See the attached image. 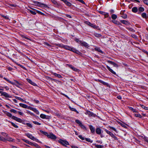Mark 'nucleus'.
Listing matches in <instances>:
<instances>
[{
    "mask_svg": "<svg viewBox=\"0 0 148 148\" xmlns=\"http://www.w3.org/2000/svg\"><path fill=\"white\" fill-rule=\"evenodd\" d=\"M0 140L3 142L6 141H12V139L9 137L4 138L2 136H0Z\"/></svg>",
    "mask_w": 148,
    "mask_h": 148,
    "instance_id": "nucleus-1",
    "label": "nucleus"
},
{
    "mask_svg": "<svg viewBox=\"0 0 148 148\" xmlns=\"http://www.w3.org/2000/svg\"><path fill=\"white\" fill-rule=\"evenodd\" d=\"M59 142L62 145L66 147V145H69V143L66 140H63L61 139L59 140Z\"/></svg>",
    "mask_w": 148,
    "mask_h": 148,
    "instance_id": "nucleus-2",
    "label": "nucleus"
},
{
    "mask_svg": "<svg viewBox=\"0 0 148 148\" xmlns=\"http://www.w3.org/2000/svg\"><path fill=\"white\" fill-rule=\"evenodd\" d=\"M34 3L35 4V5L39 6H41L42 5H43L44 7H47L48 6L47 5L43 3H41L40 2H38V1H35L34 2Z\"/></svg>",
    "mask_w": 148,
    "mask_h": 148,
    "instance_id": "nucleus-3",
    "label": "nucleus"
},
{
    "mask_svg": "<svg viewBox=\"0 0 148 148\" xmlns=\"http://www.w3.org/2000/svg\"><path fill=\"white\" fill-rule=\"evenodd\" d=\"M106 132L108 134H109L110 136H111L112 138H114L115 140H117V138L115 136L114 134L110 131L107 130L106 129L105 130Z\"/></svg>",
    "mask_w": 148,
    "mask_h": 148,
    "instance_id": "nucleus-4",
    "label": "nucleus"
},
{
    "mask_svg": "<svg viewBox=\"0 0 148 148\" xmlns=\"http://www.w3.org/2000/svg\"><path fill=\"white\" fill-rule=\"evenodd\" d=\"M0 93L1 94V96H5L7 98H11L12 97L9 94H8L7 93H6L5 92H3V91H0Z\"/></svg>",
    "mask_w": 148,
    "mask_h": 148,
    "instance_id": "nucleus-5",
    "label": "nucleus"
},
{
    "mask_svg": "<svg viewBox=\"0 0 148 148\" xmlns=\"http://www.w3.org/2000/svg\"><path fill=\"white\" fill-rule=\"evenodd\" d=\"M48 137L53 140H55L57 138L56 136L51 133H50L49 134Z\"/></svg>",
    "mask_w": 148,
    "mask_h": 148,
    "instance_id": "nucleus-6",
    "label": "nucleus"
},
{
    "mask_svg": "<svg viewBox=\"0 0 148 148\" xmlns=\"http://www.w3.org/2000/svg\"><path fill=\"white\" fill-rule=\"evenodd\" d=\"M12 119L20 123H21L22 121V120L20 118L14 116H12Z\"/></svg>",
    "mask_w": 148,
    "mask_h": 148,
    "instance_id": "nucleus-7",
    "label": "nucleus"
},
{
    "mask_svg": "<svg viewBox=\"0 0 148 148\" xmlns=\"http://www.w3.org/2000/svg\"><path fill=\"white\" fill-rule=\"evenodd\" d=\"M70 51H73L74 52H75L77 54H79L80 53V52L79 51H78L77 50L74 48H72L71 47Z\"/></svg>",
    "mask_w": 148,
    "mask_h": 148,
    "instance_id": "nucleus-8",
    "label": "nucleus"
},
{
    "mask_svg": "<svg viewBox=\"0 0 148 148\" xmlns=\"http://www.w3.org/2000/svg\"><path fill=\"white\" fill-rule=\"evenodd\" d=\"M79 44L82 46H84L85 47H88V44L85 42L80 41Z\"/></svg>",
    "mask_w": 148,
    "mask_h": 148,
    "instance_id": "nucleus-9",
    "label": "nucleus"
},
{
    "mask_svg": "<svg viewBox=\"0 0 148 148\" xmlns=\"http://www.w3.org/2000/svg\"><path fill=\"white\" fill-rule=\"evenodd\" d=\"M108 63L112 65L114 67H118V65L117 64H116V63H115V62H113L110 61V60H108Z\"/></svg>",
    "mask_w": 148,
    "mask_h": 148,
    "instance_id": "nucleus-10",
    "label": "nucleus"
},
{
    "mask_svg": "<svg viewBox=\"0 0 148 148\" xmlns=\"http://www.w3.org/2000/svg\"><path fill=\"white\" fill-rule=\"evenodd\" d=\"M25 135L28 138L33 140V139H34V137L31 134H30L28 133L25 134Z\"/></svg>",
    "mask_w": 148,
    "mask_h": 148,
    "instance_id": "nucleus-11",
    "label": "nucleus"
},
{
    "mask_svg": "<svg viewBox=\"0 0 148 148\" xmlns=\"http://www.w3.org/2000/svg\"><path fill=\"white\" fill-rule=\"evenodd\" d=\"M27 80L29 83L34 86H36L37 85L36 83L33 82L31 79H27Z\"/></svg>",
    "mask_w": 148,
    "mask_h": 148,
    "instance_id": "nucleus-12",
    "label": "nucleus"
},
{
    "mask_svg": "<svg viewBox=\"0 0 148 148\" xmlns=\"http://www.w3.org/2000/svg\"><path fill=\"white\" fill-rule=\"evenodd\" d=\"M89 126L91 132L92 133H94L95 132V128L94 127H93L92 125H89Z\"/></svg>",
    "mask_w": 148,
    "mask_h": 148,
    "instance_id": "nucleus-13",
    "label": "nucleus"
},
{
    "mask_svg": "<svg viewBox=\"0 0 148 148\" xmlns=\"http://www.w3.org/2000/svg\"><path fill=\"white\" fill-rule=\"evenodd\" d=\"M107 68L111 72L114 74L116 75V73L115 72H114L112 69H111L109 66H107Z\"/></svg>",
    "mask_w": 148,
    "mask_h": 148,
    "instance_id": "nucleus-14",
    "label": "nucleus"
},
{
    "mask_svg": "<svg viewBox=\"0 0 148 148\" xmlns=\"http://www.w3.org/2000/svg\"><path fill=\"white\" fill-rule=\"evenodd\" d=\"M96 133L98 134H100L101 133V130L99 128H97L96 129Z\"/></svg>",
    "mask_w": 148,
    "mask_h": 148,
    "instance_id": "nucleus-15",
    "label": "nucleus"
},
{
    "mask_svg": "<svg viewBox=\"0 0 148 148\" xmlns=\"http://www.w3.org/2000/svg\"><path fill=\"white\" fill-rule=\"evenodd\" d=\"M53 74L55 76L57 77L58 78H62V76L60 74H57L56 73H53Z\"/></svg>",
    "mask_w": 148,
    "mask_h": 148,
    "instance_id": "nucleus-16",
    "label": "nucleus"
},
{
    "mask_svg": "<svg viewBox=\"0 0 148 148\" xmlns=\"http://www.w3.org/2000/svg\"><path fill=\"white\" fill-rule=\"evenodd\" d=\"M138 9L136 7H134L132 8V11L134 13H136L137 12Z\"/></svg>",
    "mask_w": 148,
    "mask_h": 148,
    "instance_id": "nucleus-17",
    "label": "nucleus"
},
{
    "mask_svg": "<svg viewBox=\"0 0 148 148\" xmlns=\"http://www.w3.org/2000/svg\"><path fill=\"white\" fill-rule=\"evenodd\" d=\"M19 105L21 107L25 108H27V107L26 105L22 103H20Z\"/></svg>",
    "mask_w": 148,
    "mask_h": 148,
    "instance_id": "nucleus-18",
    "label": "nucleus"
},
{
    "mask_svg": "<svg viewBox=\"0 0 148 148\" xmlns=\"http://www.w3.org/2000/svg\"><path fill=\"white\" fill-rule=\"evenodd\" d=\"M54 45H56V46H58L60 47L63 48L64 45H63L62 44H56H56H55Z\"/></svg>",
    "mask_w": 148,
    "mask_h": 148,
    "instance_id": "nucleus-19",
    "label": "nucleus"
},
{
    "mask_svg": "<svg viewBox=\"0 0 148 148\" xmlns=\"http://www.w3.org/2000/svg\"><path fill=\"white\" fill-rule=\"evenodd\" d=\"M69 67L72 69L73 70L75 71H77L78 70L77 69L74 68L72 65H69Z\"/></svg>",
    "mask_w": 148,
    "mask_h": 148,
    "instance_id": "nucleus-20",
    "label": "nucleus"
},
{
    "mask_svg": "<svg viewBox=\"0 0 148 148\" xmlns=\"http://www.w3.org/2000/svg\"><path fill=\"white\" fill-rule=\"evenodd\" d=\"M15 97L16 99H17L20 100L23 102L26 103L25 101L23 99H22L20 97L16 96V97Z\"/></svg>",
    "mask_w": 148,
    "mask_h": 148,
    "instance_id": "nucleus-21",
    "label": "nucleus"
},
{
    "mask_svg": "<svg viewBox=\"0 0 148 148\" xmlns=\"http://www.w3.org/2000/svg\"><path fill=\"white\" fill-rule=\"evenodd\" d=\"M64 2L69 6H71V3L67 1L66 0H65Z\"/></svg>",
    "mask_w": 148,
    "mask_h": 148,
    "instance_id": "nucleus-22",
    "label": "nucleus"
},
{
    "mask_svg": "<svg viewBox=\"0 0 148 148\" xmlns=\"http://www.w3.org/2000/svg\"><path fill=\"white\" fill-rule=\"evenodd\" d=\"M97 81L98 82H100L102 84H103L104 85H107L108 84L107 83L99 79H98Z\"/></svg>",
    "mask_w": 148,
    "mask_h": 148,
    "instance_id": "nucleus-23",
    "label": "nucleus"
},
{
    "mask_svg": "<svg viewBox=\"0 0 148 148\" xmlns=\"http://www.w3.org/2000/svg\"><path fill=\"white\" fill-rule=\"evenodd\" d=\"M63 48L66 50H68L70 51L71 47L67 45H64Z\"/></svg>",
    "mask_w": 148,
    "mask_h": 148,
    "instance_id": "nucleus-24",
    "label": "nucleus"
},
{
    "mask_svg": "<svg viewBox=\"0 0 148 148\" xmlns=\"http://www.w3.org/2000/svg\"><path fill=\"white\" fill-rule=\"evenodd\" d=\"M121 21L122 23L125 25H128L129 24L128 22L125 20H121Z\"/></svg>",
    "mask_w": 148,
    "mask_h": 148,
    "instance_id": "nucleus-25",
    "label": "nucleus"
},
{
    "mask_svg": "<svg viewBox=\"0 0 148 148\" xmlns=\"http://www.w3.org/2000/svg\"><path fill=\"white\" fill-rule=\"evenodd\" d=\"M5 114L8 116L10 117H11L12 118V116H12V115L10 113L8 112H5Z\"/></svg>",
    "mask_w": 148,
    "mask_h": 148,
    "instance_id": "nucleus-26",
    "label": "nucleus"
},
{
    "mask_svg": "<svg viewBox=\"0 0 148 148\" xmlns=\"http://www.w3.org/2000/svg\"><path fill=\"white\" fill-rule=\"evenodd\" d=\"M142 16L143 18H147V14L145 13H143L141 15Z\"/></svg>",
    "mask_w": 148,
    "mask_h": 148,
    "instance_id": "nucleus-27",
    "label": "nucleus"
},
{
    "mask_svg": "<svg viewBox=\"0 0 148 148\" xmlns=\"http://www.w3.org/2000/svg\"><path fill=\"white\" fill-rule=\"evenodd\" d=\"M40 132L41 133L43 134L44 135L47 136V137L48 136V135H49V134H48L47 132H44L43 131L40 130Z\"/></svg>",
    "mask_w": 148,
    "mask_h": 148,
    "instance_id": "nucleus-28",
    "label": "nucleus"
},
{
    "mask_svg": "<svg viewBox=\"0 0 148 148\" xmlns=\"http://www.w3.org/2000/svg\"><path fill=\"white\" fill-rule=\"evenodd\" d=\"M95 50H96L99 52H100L102 53H103V51H101L100 49L99 48H95Z\"/></svg>",
    "mask_w": 148,
    "mask_h": 148,
    "instance_id": "nucleus-29",
    "label": "nucleus"
},
{
    "mask_svg": "<svg viewBox=\"0 0 148 148\" xmlns=\"http://www.w3.org/2000/svg\"><path fill=\"white\" fill-rule=\"evenodd\" d=\"M3 79L5 80H6L8 82H9V83L11 84H15L13 82H12L10 81L9 80H8V79L7 78H6L5 77H4L3 78Z\"/></svg>",
    "mask_w": 148,
    "mask_h": 148,
    "instance_id": "nucleus-30",
    "label": "nucleus"
},
{
    "mask_svg": "<svg viewBox=\"0 0 148 148\" xmlns=\"http://www.w3.org/2000/svg\"><path fill=\"white\" fill-rule=\"evenodd\" d=\"M139 12H143L144 11V9L142 7H140L138 8Z\"/></svg>",
    "mask_w": 148,
    "mask_h": 148,
    "instance_id": "nucleus-31",
    "label": "nucleus"
},
{
    "mask_svg": "<svg viewBox=\"0 0 148 148\" xmlns=\"http://www.w3.org/2000/svg\"><path fill=\"white\" fill-rule=\"evenodd\" d=\"M129 108H130V110H132L134 112H137V110L136 109H134L132 107H129Z\"/></svg>",
    "mask_w": 148,
    "mask_h": 148,
    "instance_id": "nucleus-32",
    "label": "nucleus"
},
{
    "mask_svg": "<svg viewBox=\"0 0 148 148\" xmlns=\"http://www.w3.org/2000/svg\"><path fill=\"white\" fill-rule=\"evenodd\" d=\"M111 17L112 19L115 20L117 18V16L116 14H113L112 15Z\"/></svg>",
    "mask_w": 148,
    "mask_h": 148,
    "instance_id": "nucleus-33",
    "label": "nucleus"
},
{
    "mask_svg": "<svg viewBox=\"0 0 148 148\" xmlns=\"http://www.w3.org/2000/svg\"><path fill=\"white\" fill-rule=\"evenodd\" d=\"M94 35L97 38L99 37H101V35L100 34H98L97 33H95L94 34Z\"/></svg>",
    "mask_w": 148,
    "mask_h": 148,
    "instance_id": "nucleus-34",
    "label": "nucleus"
},
{
    "mask_svg": "<svg viewBox=\"0 0 148 148\" xmlns=\"http://www.w3.org/2000/svg\"><path fill=\"white\" fill-rule=\"evenodd\" d=\"M46 115L43 114H41L40 115V117L43 119H45V118L46 117Z\"/></svg>",
    "mask_w": 148,
    "mask_h": 148,
    "instance_id": "nucleus-35",
    "label": "nucleus"
},
{
    "mask_svg": "<svg viewBox=\"0 0 148 148\" xmlns=\"http://www.w3.org/2000/svg\"><path fill=\"white\" fill-rule=\"evenodd\" d=\"M21 36L23 38H25L27 40H31L28 38V37H27L26 36H25V35H22Z\"/></svg>",
    "mask_w": 148,
    "mask_h": 148,
    "instance_id": "nucleus-36",
    "label": "nucleus"
},
{
    "mask_svg": "<svg viewBox=\"0 0 148 148\" xmlns=\"http://www.w3.org/2000/svg\"><path fill=\"white\" fill-rule=\"evenodd\" d=\"M85 140L86 141L88 142H90L91 143H92V141L89 138H85Z\"/></svg>",
    "mask_w": 148,
    "mask_h": 148,
    "instance_id": "nucleus-37",
    "label": "nucleus"
},
{
    "mask_svg": "<svg viewBox=\"0 0 148 148\" xmlns=\"http://www.w3.org/2000/svg\"><path fill=\"white\" fill-rule=\"evenodd\" d=\"M1 134L3 136H5V138L8 137V134H6V133H4V132H2L1 133Z\"/></svg>",
    "mask_w": 148,
    "mask_h": 148,
    "instance_id": "nucleus-38",
    "label": "nucleus"
},
{
    "mask_svg": "<svg viewBox=\"0 0 148 148\" xmlns=\"http://www.w3.org/2000/svg\"><path fill=\"white\" fill-rule=\"evenodd\" d=\"M70 109L72 111L75 112H76L77 113H78V112L74 108H70Z\"/></svg>",
    "mask_w": 148,
    "mask_h": 148,
    "instance_id": "nucleus-39",
    "label": "nucleus"
},
{
    "mask_svg": "<svg viewBox=\"0 0 148 148\" xmlns=\"http://www.w3.org/2000/svg\"><path fill=\"white\" fill-rule=\"evenodd\" d=\"M11 123L12 126H13L14 127L17 128L18 127V126L16 125L15 123H13L11 122Z\"/></svg>",
    "mask_w": 148,
    "mask_h": 148,
    "instance_id": "nucleus-40",
    "label": "nucleus"
},
{
    "mask_svg": "<svg viewBox=\"0 0 148 148\" xmlns=\"http://www.w3.org/2000/svg\"><path fill=\"white\" fill-rule=\"evenodd\" d=\"M10 111L11 112H13L14 113H16L17 112V111L16 110L13 109L10 110Z\"/></svg>",
    "mask_w": 148,
    "mask_h": 148,
    "instance_id": "nucleus-41",
    "label": "nucleus"
},
{
    "mask_svg": "<svg viewBox=\"0 0 148 148\" xmlns=\"http://www.w3.org/2000/svg\"><path fill=\"white\" fill-rule=\"evenodd\" d=\"M95 146L97 148H103V146L100 145H95Z\"/></svg>",
    "mask_w": 148,
    "mask_h": 148,
    "instance_id": "nucleus-42",
    "label": "nucleus"
},
{
    "mask_svg": "<svg viewBox=\"0 0 148 148\" xmlns=\"http://www.w3.org/2000/svg\"><path fill=\"white\" fill-rule=\"evenodd\" d=\"M28 10L29 11V12L32 13V14H33L34 15H35L36 14V13L34 11L30 10Z\"/></svg>",
    "mask_w": 148,
    "mask_h": 148,
    "instance_id": "nucleus-43",
    "label": "nucleus"
},
{
    "mask_svg": "<svg viewBox=\"0 0 148 148\" xmlns=\"http://www.w3.org/2000/svg\"><path fill=\"white\" fill-rule=\"evenodd\" d=\"M112 22L113 23H114L115 24H116L117 25H119V22L117 21H116L114 20H112Z\"/></svg>",
    "mask_w": 148,
    "mask_h": 148,
    "instance_id": "nucleus-44",
    "label": "nucleus"
},
{
    "mask_svg": "<svg viewBox=\"0 0 148 148\" xmlns=\"http://www.w3.org/2000/svg\"><path fill=\"white\" fill-rule=\"evenodd\" d=\"M134 115L135 116L137 117H138L139 118H141L142 117V116L140 114H135Z\"/></svg>",
    "mask_w": 148,
    "mask_h": 148,
    "instance_id": "nucleus-45",
    "label": "nucleus"
},
{
    "mask_svg": "<svg viewBox=\"0 0 148 148\" xmlns=\"http://www.w3.org/2000/svg\"><path fill=\"white\" fill-rule=\"evenodd\" d=\"M88 115L90 116H94V114L92 112H90Z\"/></svg>",
    "mask_w": 148,
    "mask_h": 148,
    "instance_id": "nucleus-46",
    "label": "nucleus"
},
{
    "mask_svg": "<svg viewBox=\"0 0 148 148\" xmlns=\"http://www.w3.org/2000/svg\"><path fill=\"white\" fill-rule=\"evenodd\" d=\"M75 121L77 123L79 124V125L82 123L78 120H76Z\"/></svg>",
    "mask_w": 148,
    "mask_h": 148,
    "instance_id": "nucleus-47",
    "label": "nucleus"
},
{
    "mask_svg": "<svg viewBox=\"0 0 148 148\" xmlns=\"http://www.w3.org/2000/svg\"><path fill=\"white\" fill-rule=\"evenodd\" d=\"M25 124L27 125L29 127L32 128V124L30 123H25Z\"/></svg>",
    "mask_w": 148,
    "mask_h": 148,
    "instance_id": "nucleus-48",
    "label": "nucleus"
},
{
    "mask_svg": "<svg viewBox=\"0 0 148 148\" xmlns=\"http://www.w3.org/2000/svg\"><path fill=\"white\" fill-rule=\"evenodd\" d=\"M109 128L111 129H112L114 130L115 132H116L117 133V131L116 130L114 127H111V126H109Z\"/></svg>",
    "mask_w": 148,
    "mask_h": 148,
    "instance_id": "nucleus-49",
    "label": "nucleus"
},
{
    "mask_svg": "<svg viewBox=\"0 0 148 148\" xmlns=\"http://www.w3.org/2000/svg\"><path fill=\"white\" fill-rule=\"evenodd\" d=\"M143 1L145 4L148 5V0H143Z\"/></svg>",
    "mask_w": 148,
    "mask_h": 148,
    "instance_id": "nucleus-50",
    "label": "nucleus"
},
{
    "mask_svg": "<svg viewBox=\"0 0 148 148\" xmlns=\"http://www.w3.org/2000/svg\"><path fill=\"white\" fill-rule=\"evenodd\" d=\"M33 122L35 124L38 125H40L41 123L36 121H33Z\"/></svg>",
    "mask_w": 148,
    "mask_h": 148,
    "instance_id": "nucleus-51",
    "label": "nucleus"
},
{
    "mask_svg": "<svg viewBox=\"0 0 148 148\" xmlns=\"http://www.w3.org/2000/svg\"><path fill=\"white\" fill-rule=\"evenodd\" d=\"M141 106L142 108H143L145 110H148V107H145L143 105H141Z\"/></svg>",
    "mask_w": 148,
    "mask_h": 148,
    "instance_id": "nucleus-52",
    "label": "nucleus"
},
{
    "mask_svg": "<svg viewBox=\"0 0 148 148\" xmlns=\"http://www.w3.org/2000/svg\"><path fill=\"white\" fill-rule=\"evenodd\" d=\"M79 126L81 127V128L83 129H86V127L85 126H84L82 123L81 125H80Z\"/></svg>",
    "mask_w": 148,
    "mask_h": 148,
    "instance_id": "nucleus-53",
    "label": "nucleus"
},
{
    "mask_svg": "<svg viewBox=\"0 0 148 148\" xmlns=\"http://www.w3.org/2000/svg\"><path fill=\"white\" fill-rule=\"evenodd\" d=\"M78 137L82 140H84V138L82 135H79L78 136Z\"/></svg>",
    "mask_w": 148,
    "mask_h": 148,
    "instance_id": "nucleus-54",
    "label": "nucleus"
},
{
    "mask_svg": "<svg viewBox=\"0 0 148 148\" xmlns=\"http://www.w3.org/2000/svg\"><path fill=\"white\" fill-rule=\"evenodd\" d=\"M34 146H35L37 148H41L37 144L35 143Z\"/></svg>",
    "mask_w": 148,
    "mask_h": 148,
    "instance_id": "nucleus-55",
    "label": "nucleus"
},
{
    "mask_svg": "<svg viewBox=\"0 0 148 148\" xmlns=\"http://www.w3.org/2000/svg\"><path fill=\"white\" fill-rule=\"evenodd\" d=\"M9 5L10 6L13 7H15L17 6L16 5V4H10Z\"/></svg>",
    "mask_w": 148,
    "mask_h": 148,
    "instance_id": "nucleus-56",
    "label": "nucleus"
},
{
    "mask_svg": "<svg viewBox=\"0 0 148 148\" xmlns=\"http://www.w3.org/2000/svg\"><path fill=\"white\" fill-rule=\"evenodd\" d=\"M30 110H32L33 111H34V112H36V108H31Z\"/></svg>",
    "mask_w": 148,
    "mask_h": 148,
    "instance_id": "nucleus-57",
    "label": "nucleus"
},
{
    "mask_svg": "<svg viewBox=\"0 0 148 148\" xmlns=\"http://www.w3.org/2000/svg\"><path fill=\"white\" fill-rule=\"evenodd\" d=\"M121 17L124 18H126L127 17V15L126 14H123Z\"/></svg>",
    "mask_w": 148,
    "mask_h": 148,
    "instance_id": "nucleus-58",
    "label": "nucleus"
},
{
    "mask_svg": "<svg viewBox=\"0 0 148 148\" xmlns=\"http://www.w3.org/2000/svg\"><path fill=\"white\" fill-rule=\"evenodd\" d=\"M52 2L54 4L56 5L57 4V2L55 1V0H51Z\"/></svg>",
    "mask_w": 148,
    "mask_h": 148,
    "instance_id": "nucleus-59",
    "label": "nucleus"
},
{
    "mask_svg": "<svg viewBox=\"0 0 148 148\" xmlns=\"http://www.w3.org/2000/svg\"><path fill=\"white\" fill-rule=\"evenodd\" d=\"M22 140H23L24 142H25L26 143H28V144L29 143V141L27 140H26L25 139H22Z\"/></svg>",
    "mask_w": 148,
    "mask_h": 148,
    "instance_id": "nucleus-60",
    "label": "nucleus"
},
{
    "mask_svg": "<svg viewBox=\"0 0 148 148\" xmlns=\"http://www.w3.org/2000/svg\"><path fill=\"white\" fill-rule=\"evenodd\" d=\"M28 144L30 145H31L34 146L35 143H34L31 142L30 141H29V143H28Z\"/></svg>",
    "mask_w": 148,
    "mask_h": 148,
    "instance_id": "nucleus-61",
    "label": "nucleus"
},
{
    "mask_svg": "<svg viewBox=\"0 0 148 148\" xmlns=\"http://www.w3.org/2000/svg\"><path fill=\"white\" fill-rule=\"evenodd\" d=\"M104 15L106 17H108V15H109L108 14V13H106L105 12V13H104Z\"/></svg>",
    "mask_w": 148,
    "mask_h": 148,
    "instance_id": "nucleus-62",
    "label": "nucleus"
},
{
    "mask_svg": "<svg viewBox=\"0 0 148 148\" xmlns=\"http://www.w3.org/2000/svg\"><path fill=\"white\" fill-rule=\"evenodd\" d=\"M77 0L78 1H79V2H81L83 4H85V3L83 0Z\"/></svg>",
    "mask_w": 148,
    "mask_h": 148,
    "instance_id": "nucleus-63",
    "label": "nucleus"
},
{
    "mask_svg": "<svg viewBox=\"0 0 148 148\" xmlns=\"http://www.w3.org/2000/svg\"><path fill=\"white\" fill-rule=\"evenodd\" d=\"M36 12L37 13L40 14L41 15H44V14L43 13H42L40 11H38V10H36Z\"/></svg>",
    "mask_w": 148,
    "mask_h": 148,
    "instance_id": "nucleus-64",
    "label": "nucleus"
}]
</instances>
